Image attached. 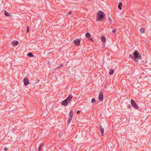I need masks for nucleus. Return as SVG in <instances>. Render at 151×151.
Segmentation results:
<instances>
[{"label": "nucleus", "instance_id": "nucleus-5", "mask_svg": "<svg viewBox=\"0 0 151 151\" xmlns=\"http://www.w3.org/2000/svg\"><path fill=\"white\" fill-rule=\"evenodd\" d=\"M99 100L101 101H102L103 100V96L102 92H101L99 96Z\"/></svg>", "mask_w": 151, "mask_h": 151}, {"label": "nucleus", "instance_id": "nucleus-18", "mask_svg": "<svg viewBox=\"0 0 151 151\" xmlns=\"http://www.w3.org/2000/svg\"><path fill=\"white\" fill-rule=\"evenodd\" d=\"M72 117H69V118H68V123L69 124L70 122L72 120Z\"/></svg>", "mask_w": 151, "mask_h": 151}, {"label": "nucleus", "instance_id": "nucleus-29", "mask_svg": "<svg viewBox=\"0 0 151 151\" xmlns=\"http://www.w3.org/2000/svg\"><path fill=\"white\" fill-rule=\"evenodd\" d=\"M90 40H92V38H90L89 39Z\"/></svg>", "mask_w": 151, "mask_h": 151}, {"label": "nucleus", "instance_id": "nucleus-3", "mask_svg": "<svg viewBox=\"0 0 151 151\" xmlns=\"http://www.w3.org/2000/svg\"><path fill=\"white\" fill-rule=\"evenodd\" d=\"M134 57H132L133 59L136 62H138L137 60H140L142 58V56L139 52L137 51H135L133 53Z\"/></svg>", "mask_w": 151, "mask_h": 151}, {"label": "nucleus", "instance_id": "nucleus-15", "mask_svg": "<svg viewBox=\"0 0 151 151\" xmlns=\"http://www.w3.org/2000/svg\"><path fill=\"white\" fill-rule=\"evenodd\" d=\"M122 4L121 2H120L119 3V5H118V8L119 9H122V8L121 7V6H122Z\"/></svg>", "mask_w": 151, "mask_h": 151}, {"label": "nucleus", "instance_id": "nucleus-11", "mask_svg": "<svg viewBox=\"0 0 151 151\" xmlns=\"http://www.w3.org/2000/svg\"><path fill=\"white\" fill-rule=\"evenodd\" d=\"M112 20L111 18L109 17H108V20H107V22L109 24H111L112 23Z\"/></svg>", "mask_w": 151, "mask_h": 151}, {"label": "nucleus", "instance_id": "nucleus-1", "mask_svg": "<svg viewBox=\"0 0 151 151\" xmlns=\"http://www.w3.org/2000/svg\"><path fill=\"white\" fill-rule=\"evenodd\" d=\"M73 97V96L71 95H70L66 99L62 101V105L64 106H67L68 104L71 101Z\"/></svg>", "mask_w": 151, "mask_h": 151}, {"label": "nucleus", "instance_id": "nucleus-23", "mask_svg": "<svg viewBox=\"0 0 151 151\" xmlns=\"http://www.w3.org/2000/svg\"><path fill=\"white\" fill-rule=\"evenodd\" d=\"M128 108L129 109H131V106L130 104H129L128 105Z\"/></svg>", "mask_w": 151, "mask_h": 151}, {"label": "nucleus", "instance_id": "nucleus-10", "mask_svg": "<svg viewBox=\"0 0 151 151\" xmlns=\"http://www.w3.org/2000/svg\"><path fill=\"white\" fill-rule=\"evenodd\" d=\"M18 42L17 41L13 42L12 44L13 46H17L18 44Z\"/></svg>", "mask_w": 151, "mask_h": 151}, {"label": "nucleus", "instance_id": "nucleus-25", "mask_svg": "<svg viewBox=\"0 0 151 151\" xmlns=\"http://www.w3.org/2000/svg\"><path fill=\"white\" fill-rule=\"evenodd\" d=\"M63 66V64H61L60 66V67H62Z\"/></svg>", "mask_w": 151, "mask_h": 151}, {"label": "nucleus", "instance_id": "nucleus-26", "mask_svg": "<svg viewBox=\"0 0 151 151\" xmlns=\"http://www.w3.org/2000/svg\"><path fill=\"white\" fill-rule=\"evenodd\" d=\"M72 13V12L71 11H70L68 13V15H70Z\"/></svg>", "mask_w": 151, "mask_h": 151}, {"label": "nucleus", "instance_id": "nucleus-12", "mask_svg": "<svg viewBox=\"0 0 151 151\" xmlns=\"http://www.w3.org/2000/svg\"><path fill=\"white\" fill-rule=\"evenodd\" d=\"M73 110H71L69 114V117H72L73 115Z\"/></svg>", "mask_w": 151, "mask_h": 151}, {"label": "nucleus", "instance_id": "nucleus-21", "mask_svg": "<svg viewBox=\"0 0 151 151\" xmlns=\"http://www.w3.org/2000/svg\"><path fill=\"white\" fill-rule=\"evenodd\" d=\"M96 101V100L94 99V98H93L92 99V100H91V102L92 103H94V102H95Z\"/></svg>", "mask_w": 151, "mask_h": 151}, {"label": "nucleus", "instance_id": "nucleus-20", "mask_svg": "<svg viewBox=\"0 0 151 151\" xmlns=\"http://www.w3.org/2000/svg\"><path fill=\"white\" fill-rule=\"evenodd\" d=\"M5 15L7 16H9V14L6 11L5 12Z\"/></svg>", "mask_w": 151, "mask_h": 151}, {"label": "nucleus", "instance_id": "nucleus-27", "mask_svg": "<svg viewBox=\"0 0 151 151\" xmlns=\"http://www.w3.org/2000/svg\"><path fill=\"white\" fill-rule=\"evenodd\" d=\"M4 150H5V151H6V150H7V148H6L5 147V148H4Z\"/></svg>", "mask_w": 151, "mask_h": 151}, {"label": "nucleus", "instance_id": "nucleus-28", "mask_svg": "<svg viewBox=\"0 0 151 151\" xmlns=\"http://www.w3.org/2000/svg\"><path fill=\"white\" fill-rule=\"evenodd\" d=\"M80 112V111H77V114H79Z\"/></svg>", "mask_w": 151, "mask_h": 151}, {"label": "nucleus", "instance_id": "nucleus-4", "mask_svg": "<svg viewBox=\"0 0 151 151\" xmlns=\"http://www.w3.org/2000/svg\"><path fill=\"white\" fill-rule=\"evenodd\" d=\"M131 104L132 107L136 109H138L139 107L136 102L133 99L131 100Z\"/></svg>", "mask_w": 151, "mask_h": 151}, {"label": "nucleus", "instance_id": "nucleus-31", "mask_svg": "<svg viewBox=\"0 0 151 151\" xmlns=\"http://www.w3.org/2000/svg\"><path fill=\"white\" fill-rule=\"evenodd\" d=\"M130 56H132V55H130Z\"/></svg>", "mask_w": 151, "mask_h": 151}, {"label": "nucleus", "instance_id": "nucleus-8", "mask_svg": "<svg viewBox=\"0 0 151 151\" xmlns=\"http://www.w3.org/2000/svg\"><path fill=\"white\" fill-rule=\"evenodd\" d=\"M101 40L102 42L104 44V45L106 40L105 37L104 36H102L101 37Z\"/></svg>", "mask_w": 151, "mask_h": 151}, {"label": "nucleus", "instance_id": "nucleus-30", "mask_svg": "<svg viewBox=\"0 0 151 151\" xmlns=\"http://www.w3.org/2000/svg\"><path fill=\"white\" fill-rule=\"evenodd\" d=\"M39 80L37 82V83L38 82H39Z\"/></svg>", "mask_w": 151, "mask_h": 151}, {"label": "nucleus", "instance_id": "nucleus-24", "mask_svg": "<svg viewBox=\"0 0 151 151\" xmlns=\"http://www.w3.org/2000/svg\"><path fill=\"white\" fill-rule=\"evenodd\" d=\"M116 32V29H114L112 31V32H113V33H115Z\"/></svg>", "mask_w": 151, "mask_h": 151}, {"label": "nucleus", "instance_id": "nucleus-14", "mask_svg": "<svg viewBox=\"0 0 151 151\" xmlns=\"http://www.w3.org/2000/svg\"><path fill=\"white\" fill-rule=\"evenodd\" d=\"M114 72V70L112 69H111L109 72V74L110 75H112L113 74Z\"/></svg>", "mask_w": 151, "mask_h": 151}, {"label": "nucleus", "instance_id": "nucleus-13", "mask_svg": "<svg viewBox=\"0 0 151 151\" xmlns=\"http://www.w3.org/2000/svg\"><path fill=\"white\" fill-rule=\"evenodd\" d=\"M44 146V144H41L40 146L39 147L38 151H42L41 149Z\"/></svg>", "mask_w": 151, "mask_h": 151}, {"label": "nucleus", "instance_id": "nucleus-16", "mask_svg": "<svg viewBox=\"0 0 151 151\" xmlns=\"http://www.w3.org/2000/svg\"><path fill=\"white\" fill-rule=\"evenodd\" d=\"M27 55L29 57H33L34 56V55L31 52L28 53Z\"/></svg>", "mask_w": 151, "mask_h": 151}, {"label": "nucleus", "instance_id": "nucleus-17", "mask_svg": "<svg viewBox=\"0 0 151 151\" xmlns=\"http://www.w3.org/2000/svg\"><path fill=\"white\" fill-rule=\"evenodd\" d=\"M140 32L142 33H143L145 32V29L143 28H142L140 29Z\"/></svg>", "mask_w": 151, "mask_h": 151}, {"label": "nucleus", "instance_id": "nucleus-19", "mask_svg": "<svg viewBox=\"0 0 151 151\" xmlns=\"http://www.w3.org/2000/svg\"><path fill=\"white\" fill-rule=\"evenodd\" d=\"M86 37H89L91 36L90 34L88 33H87L86 34Z\"/></svg>", "mask_w": 151, "mask_h": 151}, {"label": "nucleus", "instance_id": "nucleus-7", "mask_svg": "<svg viewBox=\"0 0 151 151\" xmlns=\"http://www.w3.org/2000/svg\"><path fill=\"white\" fill-rule=\"evenodd\" d=\"M24 84L25 86L29 84V80L27 78H26L24 79Z\"/></svg>", "mask_w": 151, "mask_h": 151}, {"label": "nucleus", "instance_id": "nucleus-6", "mask_svg": "<svg viewBox=\"0 0 151 151\" xmlns=\"http://www.w3.org/2000/svg\"><path fill=\"white\" fill-rule=\"evenodd\" d=\"M74 43L76 45H77V46L79 45L80 43V41L79 39H75L74 40Z\"/></svg>", "mask_w": 151, "mask_h": 151}, {"label": "nucleus", "instance_id": "nucleus-2", "mask_svg": "<svg viewBox=\"0 0 151 151\" xmlns=\"http://www.w3.org/2000/svg\"><path fill=\"white\" fill-rule=\"evenodd\" d=\"M105 16L104 13L101 11H100L97 14V17L96 21L97 22L101 20Z\"/></svg>", "mask_w": 151, "mask_h": 151}, {"label": "nucleus", "instance_id": "nucleus-22", "mask_svg": "<svg viewBox=\"0 0 151 151\" xmlns=\"http://www.w3.org/2000/svg\"><path fill=\"white\" fill-rule=\"evenodd\" d=\"M29 31V27L28 26H27V32L28 33Z\"/></svg>", "mask_w": 151, "mask_h": 151}, {"label": "nucleus", "instance_id": "nucleus-32", "mask_svg": "<svg viewBox=\"0 0 151 151\" xmlns=\"http://www.w3.org/2000/svg\"><path fill=\"white\" fill-rule=\"evenodd\" d=\"M88 1H90V0H88Z\"/></svg>", "mask_w": 151, "mask_h": 151}, {"label": "nucleus", "instance_id": "nucleus-9", "mask_svg": "<svg viewBox=\"0 0 151 151\" xmlns=\"http://www.w3.org/2000/svg\"><path fill=\"white\" fill-rule=\"evenodd\" d=\"M100 126V131L102 134V136H103V134L104 132V129L103 128L102 126Z\"/></svg>", "mask_w": 151, "mask_h": 151}]
</instances>
